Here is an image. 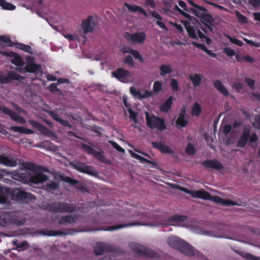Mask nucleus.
Listing matches in <instances>:
<instances>
[{
	"label": "nucleus",
	"mask_w": 260,
	"mask_h": 260,
	"mask_svg": "<svg viewBox=\"0 0 260 260\" xmlns=\"http://www.w3.org/2000/svg\"><path fill=\"white\" fill-rule=\"evenodd\" d=\"M188 122L187 118L186 117V109L183 108L177 118L175 123L179 128L185 127Z\"/></svg>",
	"instance_id": "ddd939ff"
},
{
	"label": "nucleus",
	"mask_w": 260,
	"mask_h": 260,
	"mask_svg": "<svg viewBox=\"0 0 260 260\" xmlns=\"http://www.w3.org/2000/svg\"><path fill=\"white\" fill-rule=\"evenodd\" d=\"M186 152L189 155H193L195 153L196 150L194 146L191 144L189 143L186 148Z\"/></svg>",
	"instance_id": "de8ad7c7"
},
{
	"label": "nucleus",
	"mask_w": 260,
	"mask_h": 260,
	"mask_svg": "<svg viewBox=\"0 0 260 260\" xmlns=\"http://www.w3.org/2000/svg\"><path fill=\"white\" fill-rule=\"evenodd\" d=\"M105 250V245L102 243H98L95 247L94 251L96 254H101Z\"/></svg>",
	"instance_id": "37998d69"
},
{
	"label": "nucleus",
	"mask_w": 260,
	"mask_h": 260,
	"mask_svg": "<svg viewBox=\"0 0 260 260\" xmlns=\"http://www.w3.org/2000/svg\"><path fill=\"white\" fill-rule=\"evenodd\" d=\"M201 21L205 25L211 24L213 22L212 17L208 14V11L201 18Z\"/></svg>",
	"instance_id": "c9c22d12"
},
{
	"label": "nucleus",
	"mask_w": 260,
	"mask_h": 260,
	"mask_svg": "<svg viewBox=\"0 0 260 260\" xmlns=\"http://www.w3.org/2000/svg\"><path fill=\"white\" fill-rule=\"evenodd\" d=\"M251 127L250 126H246L244 128L243 133L239 139L238 146L241 147H244L248 140Z\"/></svg>",
	"instance_id": "2eb2a0df"
},
{
	"label": "nucleus",
	"mask_w": 260,
	"mask_h": 260,
	"mask_svg": "<svg viewBox=\"0 0 260 260\" xmlns=\"http://www.w3.org/2000/svg\"><path fill=\"white\" fill-rule=\"evenodd\" d=\"M8 76L9 78H10L11 79L15 80H22L23 79V77L18 75L17 74L10 72L8 73Z\"/></svg>",
	"instance_id": "a18cd8bd"
},
{
	"label": "nucleus",
	"mask_w": 260,
	"mask_h": 260,
	"mask_svg": "<svg viewBox=\"0 0 260 260\" xmlns=\"http://www.w3.org/2000/svg\"><path fill=\"white\" fill-rule=\"evenodd\" d=\"M228 38L230 41V42L233 44H236L239 46H241L243 45V42L236 38H232L230 36H228Z\"/></svg>",
	"instance_id": "3c124183"
},
{
	"label": "nucleus",
	"mask_w": 260,
	"mask_h": 260,
	"mask_svg": "<svg viewBox=\"0 0 260 260\" xmlns=\"http://www.w3.org/2000/svg\"><path fill=\"white\" fill-rule=\"evenodd\" d=\"M223 52L225 53L228 56H233L235 55V51L230 48H225L223 50Z\"/></svg>",
	"instance_id": "680f3d73"
},
{
	"label": "nucleus",
	"mask_w": 260,
	"mask_h": 260,
	"mask_svg": "<svg viewBox=\"0 0 260 260\" xmlns=\"http://www.w3.org/2000/svg\"><path fill=\"white\" fill-rule=\"evenodd\" d=\"M96 22L92 17H88L81 23V36L84 37L87 33L91 32L95 28Z\"/></svg>",
	"instance_id": "20e7f679"
},
{
	"label": "nucleus",
	"mask_w": 260,
	"mask_h": 260,
	"mask_svg": "<svg viewBox=\"0 0 260 260\" xmlns=\"http://www.w3.org/2000/svg\"><path fill=\"white\" fill-rule=\"evenodd\" d=\"M13 195L18 199H23L27 198L29 194L19 188H15L13 191Z\"/></svg>",
	"instance_id": "cd10ccee"
},
{
	"label": "nucleus",
	"mask_w": 260,
	"mask_h": 260,
	"mask_svg": "<svg viewBox=\"0 0 260 260\" xmlns=\"http://www.w3.org/2000/svg\"><path fill=\"white\" fill-rule=\"evenodd\" d=\"M129 152L134 158L140 160L142 162H146L149 164L152 163L151 161L143 157L142 156H140L139 154H137V153H135L132 150H129Z\"/></svg>",
	"instance_id": "ea45409f"
},
{
	"label": "nucleus",
	"mask_w": 260,
	"mask_h": 260,
	"mask_svg": "<svg viewBox=\"0 0 260 260\" xmlns=\"http://www.w3.org/2000/svg\"><path fill=\"white\" fill-rule=\"evenodd\" d=\"M2 112L4 114H8L12 119L23 124L25 123V120L22 117L18 116L15 112H13L5 106L0 107V112Z\"/></svg>",
	"instance_id": "9d476101"
},
{
	"label": "nucleus",
	"mask_w": 260,
	"mask_h": 260,
	"mask_svg": "<svg viewBox=\"0 0 260 260\" xmlns=\"http://www.w3.org/2000/svg\"><path fill=\"white\" fill-rule=\"evenodd\" d=\"M0 6L3 9L7 10H14L16 8L14 5L7 3L5 0H0Z\"/></svg>",
	"instance_id": "e433bc0d"
},
{
	"label": "nucleus",
	"mask_w": 260,
	"mask_h": 260,
	"mask_svg": "<svg viewBox=\"0 0 260 260\" xmlns=\"http://www.w3.org/2000/svg\"><path fill=\"white\" fill-rule=\"evenodd\" d=\"M208 200L212 201L215 203L220 204L224 206H242L241 203L235 202L230 200H224L218 196L211 197L210 195V199Z\"/></svg>",
	"instance_id": "9b49d317"
},
{
	"label": "nucleus",
	"mask_w": 260,
	"mask_h": 260,
	"mask_svg": "<svg viewBox=\"0 0 260 260\" xmlns=\"http://www.w3.org/2000/svg\"><path fill=\"white\" fill-rule=\"evenodd\" d=\"M202 75L200 74H195L190 75L189 78L192 82L194 86H198L200 85L202 81Z\"/></svg>",
	"instance_id": "7c9ffc66"
},
{
	"label": "nucleus",
	"mask_w": 260,
	"mask_h": 260,
	"mask_svg": "<svg viewBox=\"0 0 260 260\" xmlns=\"http://www.w3.org/2000/svg\"><path fill=\"white\" fill-rule=\"evenodd\" d=\"M189 2L191 5L194 7L193 13L198 17L201 18L207 12V10L205 8L195 5L191 0L189 1Z\"/></svg>",
	"instance_id": "6ab92c4d"
},
{
	"label": "nucleus",
	"mask_w": 260,
	"mask_h": 260,
	"mask_svg": "<svg viewBox=\"0 0 260 260\" xmlns=\"http://www.w3.org/2000/svg\"><path fill=\"white\" fill-rule=\"evenodd\" d=\"M183 24L185 27L186 31L188 32V36L192 39H197L198 36L201 39L205 38V36L200 30H198L197 31L196 29L193 26H191L189 22L184 21Z\"/></svg>",
	"instance_id": "423d86ee"
},
{
	"label": "nucleus",
	"mask_w": 260,
	"mask_h": 260,
	"mask_svg": "<svg viewBox=\"0 0 260 260\" xmlns=\"http://www.w3.org/2000/svg\"><path fill=\"white\" fill-rule=\"evenodd\" d=\"M8 55L11 57V62L18 67H22L24 64V62L22 58L19 55L13 52L9 53Z\"/></svg>",
	"instance_id": "dca6fc26"
},
{
	"label": "nucleus",
	"mask_w": 260,
	"mask_h": 260,
	"mask_svg": "<svg viewBox=\"0 0 260 260\" xmlns=\"http://www.w3.org/2000/svg\"><path fill=\"white\" fill-rule=\"evenodd\" d=\"M112 75L120 81L124 83L128 82L127 78L131 76V74L128 71L122 68H119L116 71L113 72Z\"/></svg>",
	"instance_id": "1a4fd4ad"
},
{
	"label": "nucleus",
	"mask_w": 260,
	"mask_h": 260,
	"mask_svg": "<svg viewBox=\"0 0 260 260\" xmlns=\"http://www.w3.org/2000/svg\"><path fill=\"white\" fill-rule=\"evenodd\" d=\"M237 61L239 62H242L243 61H246L249 63H252L254 62V59L251 56L246 55H243L241 57H236Z\"/></svg>",
	"instance_id": "a19ab883"
},
{
	"label": "nucleus",
	"mask_w": 260,
	"mask_h": 260,
	"mask_svg": "<svg viewBox=\"0 0 260 260\" xmlns=\"http://www.w3.org/2000/svg\"><path fill=\"white\" fill-rule=\"evenodd\" d=\"M0 40L3 41L6 43V44L9 46H12L13 44L10 40V38L6 36H0Z\"/></svg>",
	"instance_id": "09e8293b"
},
{
	"label": "nucleus",
	"mask_w": 260,
	"mask_h": 260,
	"mask_svg": "<svg viewBox=\"0 0 260 260\" xmlns=\"http://www.w3.org/2000/svg\"><path fill=\"white\" fill-rule=\"evenodd\" d=\"M169 245L175 248H177L185 254L191 256L195 253L192 247L182 240L177 237H171L168 239Z\"/></svg>",
	"instance_id": "f03ea898"
},
{
	"label": "nucleus",
	"mask_w": 260,
	"mask_h": 260,
	"mask_svg": "<svg viewBox=\"0 0 260 260\" xmlns=\"http://www.w3.org/2000/svg\"><path fill=\"white\" fill-rule=\"evenodd\" d=\"M78 218V217L76 215H70L64 217H61L59 219L60 223L62 224H65L67 223H74L76 222Z\"/></svg>",
	"instance_id": "393cba45"
},
{
	"label": "nucleus",
	"mask_w": 260,
	"mask_h": 260,
	"mask_svg": "<svg viewBox=\"0 0 260 260\" xmlns=\"http://www.w3.org/2000/svg\"><path fill=\"white\" fill-rule=\"evenodd\" d=\"M195 232L196 233H197L198 234H200V235H208V236H210L217 237L216 235H213L212 234L210 233L209 232L204 231L201 230H197L195 231Z\"/></svg>",
	"instance_id": "0e129e2a"
},
{
	"label": "nucleus",
	"mask_w": 260,
	"mask_h": 260,
	"mask_svg": "<svg viewBox=\"0 0 260 260\" xmlns=\"http://www.w3.org/2000/svg\"><path fill=\"white\" fill-rule=\"evenodd\" d=\"M131 54H132L136 59L140 60L141 62L143 61L142 57L137 51L133 50Z\"/></svg>",
	"instance_id": "603ef678"
},
{
	"label": "nucleus",
	"mask_w": 260,
	"mask_h": 260,
	"mask_svg": "<svg viewBox=\"0 0 260 260\" xmlns=\"http://www.w3.org/2000/svg\"><path fill=\"white\" fill-rule=\"evenodd\" d=\"M18 48L27 52H30L31 51V48L30 46L25 45L23 44H19Z\"/></svg>",
	"instance_id": "6e6d98bb"
},
{
	"label": "nucleus",
	"mask_w": 260,
	"mask_h": 260,
	"mask_svg": "<svg viewBox=\"0 0 260 260\" xmlns=\"http://www.w3.org/2000/svg\"><path fill=\"white\" fill-rule=\"evenodd\" d=\"M237 19L240 23H245L247 22V18L240 13L238 11L235 12Z\"/></svg>",
	"instance_id": "49530a36"
},
{
	"label": "nucleus",
	"mask_w": 260,
	"mask_h": 260,
	"mask_svg": "<svg viewBox=\"0 0 260 260\" xmlns=\"http://www.w3.org/2000/svg\"><path fill=\"white\" fill-rule=\"evenodd\" d=\"M223 132L225 134H228L230 132H236V130L233 129L231 125H227L223 127Z\"/></svg>",
	"instance_id": "e2e57ef3"
},
{
	"label": "nucleus",
	"mask_w": 260,
	"mask_h": 260,
	"mask_svg": "<svg viewBox=\"0 0 260 260\" xmlns=\"http://www.w3.org/2000/svg\"><path fill=\"white\" fill-rule=\"evenodd\" d=\"M109 143L111 144V145L116 149L117 151L121 152H124L125 150L123 148L121 147L119 145H118L116 142L113 141H109Z\"/></svg>",
	"instance_id": "4d7b16f0"
},
{
	"label": "nucleus",
	"mask_w": 260,
	"mask_h": 260,
	"mask_svg": "<svg viewBox=\"0 0 260 260\" xmlns=\"http://www.w3.org/2000/svg\"><path fill=\"white\" fill-rule=\"evenodd\" d=\"M146 120L147 125L152 129L157 128L159 131H162L166 128L164 119L146 112Z\"/></svg>",
	"instance_id": "7ed1b4c3"
},
{
	"label": "nucleus",
	"mask_w": 260,
	"mask_h": 260,
	"mask_svg": "<svg viewBox=\"0 0 260 260\" xmlns=\"http://www.w3.org/2000/svg\"><path fill=\"white\" fill-rule=\"evenodd\" d=\"M49 115L51 116L53 119L59 122L60 124L63 126H67L69 127H71V124H69L67 121L64 120L60 118V117H59L58 115L55 112L50 111L49 112Z\"/></svg>",
	"instance_id": "bb28decb"
},
{
	"label": "nucleus",
	"mask_w": 260,
	"mask_h": 260,
	"mask_svg": "<svg viewBox=\"0 0 260 260\" xmlns=\"http://www.w3.org/2000/svg\"><path fill=\"white\" fill-rule=\"evenodd\" d=\"M10 130H12L15 132H18L20 133L25 134H31L34 133V132L28 128H25L22 126H12L10 128Z\"/></svg>",
	"instance_id": "c85d7f7f"
},
{
	"label": "nucleus",
	"mask_w": 260,
	"mask_h": 260,
	"mask_svg": "<svg viewBox=\"0 0 260 260\" xmlns=\"http://www.w3.org/2000/svg\"><path fill=\"white\" fill-rule=\"evenodd\" d=\"M249 5L254 8L260 7V0H249Z\"/></svg>",
	"instance_id": "5fc2aeb1"
},
{
	"label": "nucleus",
	"mask_w": 260,
	"mask_h": 260,
	"mask_svg": "<svg viewBox=\"0 0 260 260\" xmlns=\"http://www.w3.org/2000/svg\"><path fill=\"white\" fill-rule=\"evenodd\" d=\"M10 223L9 216L7 214L2 215L0 216V225L6 226Z\"/></svg>",
	"instance_id": "58836bf2"
},
{
	"label": "nucleus",
	"mask_w": 260,
	"mask_h": 260,
	"mask_svg": "<svg viewBox=\"0 0 260 260\" xmlns=\"http://www.w3.org/2000/svg\"><path fill=\"white\" fill-rule=\"evenodd\" d=\"M124 6L131 12H140L145 15V17H148L147 13L142 9V7L138 5H131L127 3L124 4Z\"/></svg>",
	"instance_id": "4be33fe9"
},
{
	"label": "nucleus",
	"mask_w": 260,
	"mask_h": 260,
	"mask_svg": "<svg viewBox=\"0 0 260 260\" xmlns=\"http://www.w3.org/2000/svg\"><path fill=\"white\" fill-rule=\"evenodd\" d=\"M130 119L133 120L135 123H137V114L134 112L132 109L128 110Z\"/></svg>",
	"instance_id": "8fccbe9b"
},
{
	"label": "nucleus",
	"mask_w": 260,
	"mask_h": 260,
	"mask_svg": "<svg viewBox=\"0 0 260 260\" xmlns=\"http://www.w3.org/2000/svg\"><path fill=\"white\" fill-rule=\"evenodd\" d=\"M63 37L69 41H78L80 40L81 36V30L78 29L73 34H63Z\"/></svg>",
	"instance_id": "5701e85b"
},
{
	"label": "nucleus",
	"mask_w": 260,
	"mask_h": 260,
	"mask_svg": "<svg viewBox=\"0 0 260 260\" xmlns=\"http://www.w3.org/2000/svg\"><path fill=\"white\" fill-rule=\"evenodd\" d=\"M42 134L48 135V136H52L53 135V133L49 131L47 127L45 126L40 125L38 129Z\"/></svg>",
	"instance_id": "c03bdc74"
},
{
	"label": "nucleus",
	"mask_w": 260,
	"mask_h": 260,
	"mask_svg": "<svg viewBox=\"0 0 260 260\" xmlns=\"http://www.w3.org/2000/svg\"><path fill=\"white\" fill-rule=\"evenodd\" d=\"M71 164L73 167L80 172L93 176L96 175L97 174L95 170L91 167L87 166L78 162H73Z\"/></svg>",
	"instance_id": "0eeeda50"
},
{
	"label": "nucleus",
	"mask_w": 260,
	"mask_h": 260,
	"mask_svg": "<svg viewBox=\"0 0 260 260\" xmlns=\"http://www.w3.org/2000/svg\"><path fill=\"white\" fill-rule=\"evenodd\" d=\"M203 165L207 168L216 170H220L222 168V165L215 160L205 161L203 162Z\"/></svg>",
	"instance_id": "412c9836"
},
{
	"label": "nucleus",
	"mask_w": 260,
	"mask_h": 260,
	"mask_svg": "<svg viewBox=\"0 0 260 260\" xmlns=\"http://www.w3.org/2000/svg\"><path fill=\"white\" fill-rule=\"evenodd\" d=\"M192 197L208 200V199H210V194L203 189H200L193 191Z\"/></svg>",
	"instance_id": "aec40b11"
},
{
	"label": "nucleus",
	"mask_w": 260,
	"mask_h": 260,
	"mask_svg": "<svg viewBox=\"0 0 260 260\" xmlns=\"http://www.w3.org/2000/svg\"><path fill=\"white\" fill-rule=\"evenodd\" d=\"M171 87L173 90L176 91L179 89L178 82L176 79H172L171 80Z\"/></svg>",
	"instance_id": "bf43d9fd"
},
{
	"label": "nucleus",
	"mask_w": 260,
	"mask_h": 260,
	"mask_svg": "<svg viewBox=\"0 0 260 260\" xmlns=\"http://www.w3.org/2000/svg\"><path fill=\"white\" fill-rule=\"evenodd\" d=\"M173 102V97L170 96L168 98L167 101L162 104L160 107V109L162 112H167L169 109L171 108V106Z\"/></svg>",
	"instance_id": "2f4dec72"
},
{
	"label": "nucleus",
	"mask_w": 260,
	"mask_h": 260,
	"mask_svg": "<svg viewBox=\"0 0 260 260\" xmlns=\"http://www.w3.org/2000/svg\"><path fill=\"white\" fill-rule=\"evenodd\" d=\"M244 40L248 44H250V45H251L252 46H255V47H260V43H257V42H254L251 40H248L247 39H246V38H244Z\"/></svg>",
	"instance_id": "774afa93"
},
{
	"label": "nucleus",
	"mask_w": 260,
	"mask_h": 260,
	"mask_svg": "<svg viewBox=\"0 0 260 260\" xmlns=\"http://www.w3.org/2000/svg\"><path fill=\"white\" fill-rule=\"evenodd\" d=\"M130 93L135 98L139 100L149 98L153 96V93L148 90L140 91L134 87L129 88Z\"/></svg>",
	"instance_id": "6e6552de"
},
{
	"label": "nucleus",
	"mask_w": 260,
	"mask_h": 260,
	"mask_svg": "<svg viewBox=\"0 0 260 260\" xmlns=\"http://www.w3.org/2000/svg\"><path fill=\"white\" fill-rule=\"evenodd\" d=\"M245 82L247 84V85L250 86L252 89L254 88V86L255 84L254 80L249 78H245Z\"/></svg>",
	"instance_id": "13d9d810"
},
{
	"label": "nucleus",
	"mask_w": 260,
	"mask_h": 260,
	"mask_svg": "<svg viewBox=\"0 0 260 260\" xmlns=\"http://www.w3.org/2000/svg\"><path fill=\"white\" fill-rule=\"evenodd\" d=\"M160 75L164 76L172 72L173 69L170 64H163L159 67Z\"/></svg>",
	"instance_id": "c756f323"
},
{
	"label": "nucleus",
	"mask_w": 260,
	"mask_h": 260,
	"mask_svg": "<svg viewBox=\"0 0 260 260\" xmlns=\"http://www.w3.org/2000/svg\"><path fill=\"white\" fill-rule=\"evenodd\" d=\"M24 167L25 169L14 171L12 173L13 179L24 183L30 182L35 184L43 183L48 180V177L43 173L38 172L34 166L25 164Z\"/></svg>",
	"instance_id": "f257e3e1"
},
{
	"label": "nucleus",
	"mask_w": 260,
	"mask_h": 260,
	"mask_svg": "<svg viewBox=\"0 0 260 260\" xmlns=\"http://www.w3.org/2000/svg\"><path fill=\"white\" fill-rule=\"evenodd\" d=\"M149 15L151 16V17L156 19L157 20H162L161 16L157 12L149 11Z\"/></svg>",
	"instance_id": "864d4df0"
},
{
	"label": "nucleus",
	"mask_w": 260,
	"mask_h": 260,
	"mask_svg": "<svg viewBox=\"0 0 260 260\" xmlns=\"http://www.w3.org/2000/svg\"><path fill=\"white\" fill-rule=\"evenodd\" d=\"M0 164L13 167L16 166L17 163L14 159L9 158L5 155H0Z\"/></svg>",
	"instance_id": "a211bd4d"
},
{
	"label": "nucleus",
	"mask_w": 260,
	"mask_h": 260,
	"mask_svg": "<svg viewBox=\"0 0 260 260\" xmlns=\"http://www.w3.org/2000/svg\"><path fill=\"white\" fill-rule=\"evenodd\" d=\"M139 225H141V224L139 222H135V223H131V224H119V225H116L110 226L107 229V230L112 231H115V230L120 229L122 228L127 227L129 226Z\"/></svg>",
	"instance_id": "f704fd0d"
},
{
	"label": "nucleus",
	"mask_w": 260,
	"mask_h": 260,
	"mask_svg": "<svg viewBox=\"0 0 260 260\" xmlns=\"http://www.w3.org/2000/svg\"><path fill=\"white\" fill-rule=\"evenodd\" d=\"M126 37L129 41L142 44L146 38V35L144 32L135 33L134 34H127Z\"/></svg>",
	"instance_id": "f8f14e48"
},
{
	"label": "nucleus",
	"mask_w": 260,
	"mask_h": 260,
	"mask_svg": "<svg viewBox=\"0 0 260 260\" xmlns=\"http://www.w3.org/2000/svg\"><path fill=\"white\" fill-rule=\"evenodd\" d=\"M244 257L251 260H260V257L255 256L249 253H246L244 255Z\"/></svg>",
	"instance_id": "338daca9"
},
{
	"label": "nucleus",
	"mask_w": 260,
	"mask_h": 260,
	"mask_svg": "<svg viewBox=\"0 0 260 260\" xmlns=\"http://www.w3.org/2000/svg\"><path fill=\"white\" fill-rule=\"evenodd\" d=\"M215 88L224 95H228L229 92L224 85L219 80L215 81L214 83Z\"/></svg>",
	"instance_id": "a878e982"
},
{
	"label": "nucleus",
	"mask_w": 260,
	"mask_h": 260,
	"mask_svg": "<svg viewBox=\"0 0 260 260\" xmlns=\"http://www.w3.org/2000/svg\"><path fill=\"white\" fill-rule=\"evenodd\" d=\"M26 59L27 64L25 67L24 70L19 68L17 69L20 73L28 72L36 73L41 71V67L34 62V58L30 56H27Z\"/></svg>",
	"instance_id": "39448f33"
},
{
	"label": "nucleus",
	"mask_w": 260,
	"mask_h": 260,
	"mask_svg": "<svg viewBox=\"0 0 260 260\" xmlns=\"http://www.w3.org/2000/svg\"><path fill=\"white\" fill-rule=\"evenodd\" d=\"M124 62L128 64L129 66L132 67L135 66L133 59L132 57L130 55H128L126 57L124 60Z\"/></svg>",
	"instance_id": "052dcab7"
},
{
	"label": "nucleus",
	"mask_w": 260,
	"mask_h": 260,
	"mask_svg": "<svg viewBox=\"0 0 260 260\" xmlns=\"http://www.w3.org/2000/svg\"><path fill=\"white\" fill-rule=\"evenodd\" d=\"M152 145L154 148L159 149L162 153L169 154L174 153L173 150L169 146L166 145L164 142H152Z\"/></svg>",
	"instance_id": "4468645a"
},
{
	"label": "nucleus",
	"mask_w": 260,
	"mask_h": 260,
	"mask_svg": "<svg viewBox=\"0 0 260 260\" xmlns=\"http://www.w3.org/2000/svg\"><path fill=\"white\" fill-rule=\"evenodd\" d=\"M162 89V83L159 81H155L153 85L152 91L153 95L158 94Z\"/></svg>",
	"instance_id": "473e14b6"
},
{
	"label": "nucleus",
	"mask_w": 260,
	"mask_h": 260,
	"mask_svg": "<svg viewBox=\"0 0 260 260\" xmlns=\"http://www.w3.org/2000/svg\"><path fill=\"white\" fill-rule=\"evenodd\" d=\"M129 246L136 253L141 254L143 253V247L138 244L131 243Z\"/></svg>",
	"instance_id": "4c0bfd02"
},
{
	"label": "nucleus",
	"mask_w": 260,
	"mask_h": 260,
	"mask_svg": "<svg viewBox=\"0 0 260 260\" xmlns=\"http://www.w3.org/2000/svg\"><path fill=\"white\" fill-rule=\"evenodd\" d=\"M8 193L9 191L7 188L0 186V203H4L6 202Z\"/></svg>",
	"instance_id": "72a5a7b5"
},
{
	"label": "nucleus",
	"mask_w": 260,
	"mask_h": 260,
	"mask_svg": "<svg viewBox=\"0 0 260 260\" xmlns=\"http://www.w3.org/2000/svg\"><path fill=\"white\" fill-rule=\"evenodd\" d=\"M201 112V107L199 104L196 103L192 107V115L193 116H198Z\"/></svg>",
	"instance_id": "79ce46f5"
},
{
	"label": "nucleus",
	"mask_w": 260,
	"mask_h": 260,
	"mask_svg": "<svg viewBox=\"0 0 260 260\" xmlns=\"http://www.w3.org/2000/svg\"><path fill=\"white\" fill-rule=\"evenodd\" d=\"M82 147L84 151L92 154L94 156L99 158L100 159H102L103 157L101 152L94 150L85 144H82Z\"/></svg>",
	"instance_id": "b1692460"
},
{
	"label": "nucleus",
	"mask_w": 260,
	"mask_h": 260,
	"mask_svg": "<svg viewBox=\"0 0 260 260\" xmlns=\"http://www.w3.org/2000/svg\"><path fill=\"white\" fill-rule=\"evenodd\" d=\"M53 210L56 212H71L74 209L73 207L64 203L56 204Z\"/></svg>",
	"instance_id": "f3484780"
},
{
	"label": "nucleus",
	"mask_w": 260,
	"mask_h": 260,
	"mask_svg": "<svg viewBox=\"0 0 260 260\" xmlns=\"http://www.w3.org/2000/svg\"><path fill=\"white\" fill-rule=\"evenodd\" d=\"M253 126L256 128H260V117L256 116L255 121L253 123Z\"/></svg>",
	"instance_id": "69168bd1"
}]
</instances>
